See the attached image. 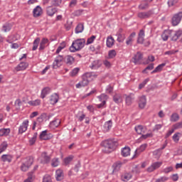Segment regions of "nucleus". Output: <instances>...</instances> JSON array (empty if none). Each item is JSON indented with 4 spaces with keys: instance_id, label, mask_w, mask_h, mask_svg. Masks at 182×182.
Returning <instances> with one entry per match:
<instances>
[{
    "instance_id": "obj_1",
    "label": "nucleus",
    "mask_w": 182,
    "mask_h": 182,
    "mask_svg": "<svg viewBox=\"0 0 182 182\" xmlns=\"http://www.w3.org/2000/svg\"><path fill=\"white\" fill-rule=\"evenodd\" d=\"M85 43H86V40H85L84 38H78L77 40H75L73 42L69 50L73 53L77 52L85 48Z\"/></svg>"
},
{
    "instance_id": "obj_2",
    "label": "nucleus",
    "mask_w": 182,
    "mask_h": 182,
    "mask_svg": "<svg viewBox=\"0 0 182 182\" xmlns=\"http://www.w3.org/2000/svg\"><path fill=\"white\" fill-rule=\"evenodd\" d=\"M101 146L104 147L102 151L104 153H112L117 146V142L112 140H105L101 143Z\"/></svg>"
},
{
    "instance_id": "obj_3",
    "label": "nucleus",
    "mask_w": 182,
    "mask_h": 182,
    "mask_svg": "<svg viewBox=\"0 0 182 182\" xmlns=\"http://www.w3.org/2000/svg\"><path fill=\"white\" fill-rule=\"evenodd\" d=\"M32 164H33V158L31 156L27 157L26 161L21 164V171H28V170H29V168L31 167V166H32Z\"/></svg>"
},
{
    "instance_id": "obj_4",
    "label": "nucleus",
    "mask_w": 182,
    "mask_h": 182,
    "mask_svg": "<svg viewBox=\"0 0 182 182\" xmlns=\"http://www.w3.org/2000/svg\"><path fill=\"white\" fill-rule=\"evenodd\" d=\"M182 18V11H179L177 14H174L172 17V25L173 26H177L180 22H181Z\"/></svg>"
},
{
    "instance_id": "obj_5",
    "label": "nucleus",
    "mask_w": 182,
    "mask_h": 182,
    "mask_svg": "<svg viewBox=\"0 0 182 182\" xmlns=\"http://www.w3.org/2000/svg\"><path fill=\"white\" fill-rule=\"evenodd\" d=\"M162 164H163V162H161V161L154 162L146 169V171H148V173H152V171H154V170H157V168H160V167H161Z\"/></svg>"
},
{
    "instance_id": "obj_6",
    "label": "nucleus",
    "mask_w": 182,
    "mask_h": 182,
    "mask_svg": "<svg viewBox=\"0 0 182 182\" xmlns=\"http://www.w3.org/2000/svg\"><path fill=\"white\" fill-rule=\"evenodd\" d=\"M151 15H153V11H141L137 14V17L139 18V19H149Z\"/></svg>"
},
{
    "instance_id": "obj_7",
    "label": "nucleus",
    "mask_w": 182,
    "mask_h": 182,
    "mask_svg": "<svg viewBox=\"0 0 182 182\" xmlns=\"http://www.w3.org/2000/svg\"><path fill=\"white\" fill-rule=\"evenodd\" d=\"M90 77H92V73H86L82 75V80L80 81L82 86L85 87V86H87V85H89V82H90L89 80Z\"/></svg>"
},
{
    "instance_id": "obj_8",
    "label": "nucleus",
    "mask_w": 182,
    "mask_h": 182,
    "mask_svg": "<svg viewBox=\"0 0 182 182\" xmlns=\"http://www.w3.org/2000/svg\"><path fill=\"white\" fill-rule=\"evenodd\" d=\"M134 65H141L143 59V54L141 52H137L132 58Z\"/></svg>"
},
{
    "instance_id": "obj_9",
    "label": "nucleus",
    "mask_w": 182,
    "mask_h": 182,
    "mask_svg": "<svg viewBox=\"0 0 182 182\" xmlns=\"http://www.w3.org/2000/svg\"><path fill=\"white\" fill-rule=\"evenodd\" d=\"M28 126H29V120L26 119L23 122L21 125L18 128V134H22L28 130Z\"/></svg>"
},
{
    "instance_id": "obj_10",
    "label": "nucleus",
    "mask_w": 182,
    "mask_h": 182,
    "mask_svg": "<svg viewBox=\"0 0 182 182\" xmlns=\"http://www.w3.org/2000/svg\"><path fill=\"white\" fill-rule=\"evenodd\" d=\"M63 60H65V58H63V55L57 56L53 63V69H58V68L60 66V63Z\"/></svg>"
},
{
    "instance_id": "obj_11",
    "label": "nucleus",
    "mask_w": 182,
    "mask_h": 182,
    "mask_svg": "<svg viewBox=\"0 0 182 182\" xmlns=\"http://www.w3.org/2000/svg\"><path fill=\"white\" fill-rule=\"evenodd\" d=\"M46 14L48 16H53L55 12H58V9L52 6H48L46 7Z\"/></svg>"
},
{
    "instance_id": "obj_12",
    "label": "nucleus",
    "mask_w": 182,
    "mask_h": 182,
    "mask_svg": "<svg viewBox=\"0 0 182 182\" xmlns=\"http://www.w3.org/2000/svg\"><path fill=\"white\" fill-rule=\"evenodd\" d=\"M146 105H147V100L146 99L145 95H142L139 98V107L140 109H144L146 107Z\"/></svg>"
},
{
    "instance_id": "obj_13",
    "label": "nucleus",
    "mask_w": 182,
    "mask_h": 182,
    "mask_svg": "<svg viewBox=\"0 0 182 182\" xmlns=\"http://www.w3.org/2000/svg\"><path fill=\"white\" fill-rule=\"evenodd\" d=\"M64 62L66 63L67 66H72L75 63V58L72 55H66L64 57Z\"/></svg>"
},
{
    "instance_id": "obj_14",
    "label": "nucleus",
    "mask_w": 182,
    "mask_h": 182,
    "mask_svg": "<svg viewBox=\"0 0 182 182\" xmlns=\"http://www.w3.org/2000/svg\"><path fill=\"white\" fill-rule=\"evenodd\" d=\"M41 157L42 164H49V163H50V156H48V153L43 152L41 154Z\"/></svg>"
},
{
    "instance_id": "obj_15",
    "label": "nucleus",
    "mask_w": 182,
    "mask_h": 182,
    "mask_svg": "<svg viewBox=\"0 0 182 182\" xmlns=\"http://www.w3.org/2000/svg\"><path fill=\"white\" fill-rule=\"evenodd\" d=\"M112 126H113L112 120L106 122L102 127V132L107 133L112 129Z\"/></svg>"
},
{
    "instance_id": "obj_16",
    "label": "nucleus",
    "mask_w": 182,
    "mask_h": 182,
    "mask_svg": "<svg viewBox=\"0 0 182 182\" xmlns=\"http://www.w3.org/2000/svg\"><path fill=\"white\" fill-rule=\"evenodd\" d=\"M28 66H29V64L28 63L25 62H21L16 67V72H21V70H25Z\"/></svg>"
},
{
    "instance_id": "obj_17",
    "label": "nucleus",
    "mask_w": 182,
    "mask_h": 182,
    "mask_svg": "<svg viewBox=\"0 0 182 182\" xmlns=\"http://www.w3.org/2000/svg\"><path fill=\"white\" fill-rule=\"evenodd\" d=\"M102 66V61L100 60H94L92 64L90 65V69H92L93 70H96L99 69Z\"/></svg>"
},
{
    "instance_id": "obj_18",
    "label": "nucleus",
    "mask_w": 182,
    "mask_h": 182,
    "mask_svg": "<svg viewBox=\"0 0 182 182\" xmlns=\"http://www.w3.org/2000/svg\"><path fill=\"white\" fill-rule=\"evenodd\" d=\"M14 156L11 154H4L1 156V160L3 163H11Z\"/></svg>"
},
{
    "instance_id": "obj_19",
    "label": "nucleus",
    "mask_w": 182,
    "mask_h": 182,
    "mask_svg": "<svg viewBox=\"0 0 182 182\" xmlns=\"http://www.w3.org/2000/svg\"><path fill=\"white\" fill-rule=\"evenodd\" d=\"M33 16L35 18H38V16H41L43 14V10L41 6H37L33 11Z\"/></svg>"
},
{
    "instance_id": "obj_20",
    "label": "nucleus",
    "mask_w": 182,
    "mask_h": 182,
    "mask_svg": "<svg viewBox=\"0 0 182 182\" xmlns=\"http://www.w3.org/2000/svg\"><path fill=\"white\" fill-rule=\"evenodd\" d=\"M65 176L63 174V170L62 169H58L55 171V178L57 181H62L63 180Z\"/></svg>"
},
{
    "instance_id": "obj_21",
    "label": "nucleus",
    "mask_w": 182,
    "mask_h": 182,
    "mask_svg": "<svg viewBox=\"0 0 182 182\" xmlns=\"http://www.w3.org/2000/svg\"><path fill=\"white\" fill-rule=\"evenodd\" d=\"M180 38H182V30H178L175 31V33L171 38V41L173 42H177Z\"/></svg>"
},
{
    "instance_id": "obj_22",
    "label": "nucleus",
    "mask_w": 182,
    "mask_h": 182,
    "mask_svg": "<svg viewBox=\"0 0 182 182\" xmlns=\"http://www.w3.org/2000/svg\"><path fill=\"white\" fill-rule=\"evenodd\" d=\"M136 43H139L140 45H143V43H144V30H140L138 35Z\"/></svg>"
},
{
    "instance_id": "obj_23",
    "label": "nucleus",
    "mask_w": 182,
    "mask_h": 182,
    "mask_svg": "<svg viewBox=\"0 0 182 182\" xmlns=\"http://www.w3.org/2000/svg\"><path fill=\"white\" fill-rule=\"evenodd\" d=\"M59 102V95L58 93H54L50 97V105H56Z\"/></svg>"
},
{
    "instance_id": "obj_24",
    "label": "nucleus",
    "mask_w": 182,
    "mask_h": 182,
    "mask_svg": "<svg viewBox=\"0 0 182 182\" xmlns=\"http://www.w3.org/2000/svg\"><path fill=\"white\" fill-rule=\"evenodd\" d=\"M51 137L50 135H48L47 130L43 131L39 136L41 140H50Z\"/></svg>"
},
{
    "instance_id": "obj_25",
    "label": "nucleus",
    "mask_w": 182,
    "mask_h": 182,
    "mask_svg": "<svg viewBox=\"0 0 182 182\" xmlns=\"http://www.w3.org/2000/svg\"><path fill=\"white\" fill-rule=\"evenodd\" d=\"M46 43H49V39L46 38H43L41 41L40 42V46L38 50H43L46 48Z\"/></svg>"
},
{
    "instance_id": "obj_26",
    "label": "nucleus",
    "mask_w": 182,
    "mask_h": 182,
    "mask_svg": "<svg viewBox=\"0 0 182 182\" xmlns=\"http://www.w3.org/2000/svg\"><path fill=\"white\" fill-rule=\"evenodd\" d=\"M134 36H136V32L132 33L127 38L126 44L127 46H132L133 45V41H134Z\"/></svg>"
},
{
    "instance_id": "obj_27",
    "label": "nucleus",
    "mask_w": 182,
    "mask_h": 182,
    "mask_svg": "<svg viewBox=\"0 0 182 182\" xmlns=\"http://www.w3.org/2000/svg\"><path fill=\"white\" fill-rule=\"evenodd\" d=\"M130 151H131L130 147L125 146L122 149L121 154L123 157H127L130 156Z\"/></svg>"
},
{
    "instance_id": "obj_28",
    "label": "nucleus",
    "mask_w": 182,
    "mask_h": 182,
    "mask_svg": "<svg viewBox=\"0 0 182 182\" xmlns=\"http://www.w3.org/2000/svg\"><path fill=\"white\" fill-rule=\"evenodd\" d=\"M123 164V163H122V161H118L117 162H115L113 165V173H116L117 171H119V170H120L122 165Z\"/></svg>"
},
{
    "instance_id": "obj_29",
    "label": "nucleus",
    "mask_w": 182,
    "mask_h": 182,
    "mask_svg": "<svg viewBox=\"0 0 182 182\" xmlns=\"http://www.w3.org/2000/svg\"><path fill=\"white\" fill-rule=\"evenodd\" d=\"M12 29V24L9 23H6L2 26L1 31L3 32H9Z\"/></svg>"
},
{
    "instance_id": "obj_30",
    "label": "nucleus",
    "mask_w": 182,
    "mask_h": 182,
    "mask_svg": "<svg viewBox=\"0 0 182 182\" xmlns=\"http://www.w3.org/2000/svg\"><path fill=\"white\" fill-rule=\"evenodd\" d=\"M113 101L114 102V103H117V105H119V103H122V102H123V99L122 98V95L115 94L113 96Z\"/></svg>"
},
{
    "instance_id": "obj_31",
    "label": "nucleus",
    "mask_w": 182,
    "mask_h": 182,
    "mask_svg": "<svg viewBox=\"0 0 182 182\" xmlns=\"http://www.w3.org/2000/svg\"><path fill=\"white\" fill-rule=\"evenodd\" d=\"M49 93H50V88L48 87L43 88L41 91V99H45V97H46L47 95H49Z\"/></svg>"
},
{
    "instance_id": "obj_32",
    "label": "nucleus",
    "mask_w": 182,
    "mask_h": 182,
    "mask_svg": "<svg viewBox=\"0 0 182 182\" xmlns=\"http://www.w3.org/2000/svg\"><path fill=\"white\" fill-rule=\"evenodd\" d=\"M133 176L130 173H125L121 176V180L122 181H129L130 178H132Z\"/></svg>"
},
{
    "instance_id": "obj_33",
    "label": "nucleus",
    "mask_w": 182,
    "mask_h": 182,
    "mask_svg": "<svg viewBox=\"0 0 182 182\" xmlns=\"http://www.w3.org/2000/svg\"><path fill=\"white\" fill-rule=\"evenodd\" d=\"M135 131L136 132L137 134H143L144 133H146V129H144V127H143L141 125L135 127Z\"/></svg>"
},
{
    "instance_id": "obj_34",
    "label": "nucleus",
    "mask_w": 182,
    "mask_h": 182,
    "mask_svg": "<svg viewBox=\"0 0 182 182\" xmlns=\"http://www.w3.org/2000/svg\"><path fill=\"white\" fill-rule=\"evenodd\" d=\"M149 3L144 1H141V3L139 5L138 8L139 9H141V11H146V9H149Z\"/></svg>"
},
{
    "instance_id": "obj_35",
    "label": "nucleus",
    "mask_w": 182,
    "mask_h": 182,
    "mask_svg": "<svg viewBox=\"0 0 182 182\" xmlns=\"http://www.w3.org/2000/svg\"><path fill=\"white\" fill-rule=\"evenodd\" d=\"M39 43H41V38H36L33 43V48L32 50H36L38 49V46H39Z\"/></svg>"
},
{
    "instance_id": "obj_36",
    "label": "nucleus",
    "mask_w": 182,
    "mask_h": 182,
    "mask_svg": "<svg viewBox=\"0 0 182 182\" xmlns=\"http://www.w3.org/2000/svg\"><path fill=\"white\" fill-rule=\"evenodd\" d=\"M117 42H119V43L124 42V39H126V34L117 33Z\"/></svg>"
},
{
    "instance_id": "obj_37",
    "label": "nucleus",
    "mask_w": 182,
    "mask_h": 182,
    "mask_svg": "<svg viewBox=\"0 0 182 182\" xmlns=\"http://www.w3.org/2000/svg\"><path fill=\"white\" fill-rule=\"evenodd\" d=\"M164 66H166V63L159 65L151 73L153 74V73H157V72H161Z\"/></svg>"
},
{
    "instance_id": "obj_38",
    "label": "nucleus",
    "mask_w": 182,
    "mask_h": 182,
    "mask_svg": "<svg viewBox=\"0 0 182 182\" xmlns=\"http://www.w3.org/2000/svg\"><path fill=\"white\" fill-rule=\"evenodd\" d=\"M85 29V26L82 23H78L75 28V33H82L83 30Z\"/></svg>"
},
{
    "instance_id": "obj_39",
    "label": "nucleus",
    "mask_w": 182,
    "mask_h": 182,
    "mask_svg": "<svg viewBox=\"0 0 182 182\" xmlns=\"http://www.w3.org/2000/svg\"><path fill=\"white\" fill-rule=\"evenodd\" d=\"M114 45V38L113 37H108L107 38V48H112Z\"/></svg>"
},
{
    "instance_id": "obj_40",
    "label": "nucleus",
    "mask_w": 182,
    "mask_h": 182,
    "mask_svg": "<svg viewBox=\"0 0 182 182\" xmlns=\"http://www.w3.org/2000/svg\"><path fill=\"white\" fill-rule=\"evenodd\" d=\"M9 133H11V129L9 128L1 129H0V137H1V136H8Z\"/></svg>"
},
{
    "instance_id": "obj_41",
    "label": "nucleus",
    "mask_w": 182,
    "mask_h": 182,
    "mask_svg": "<svg viewBox=\"0 0 182 182\" xmlns=\"http://www.w3.org/2000/svg\"><path fill=\"white\" fill-rule=\"evenodd\" d=\"M6 149H8V142L4 141L0 145V154L1 153H4Z\"/></svg>"
},
{
    "instance_id": "obj_42",
    "label": "nucleus",
    "mask_w": 182,
    "mask_h": 182,
    "mask_svg": "<svg viewBox=\"0 0 182 182\" xmlns=\"http://www.w3.org/2000/svg\"><path fill=\"white\" fill-rule=\"evenodd\" d=\"M73 160V156H69L68 157L65 158L63 160L65 166H69Z\"/></svg>"
},
{
    "instance_id": "obj_43",
    "label": "nucleus",
    "mask_w": 182,
    "mask_h": 182,
    "mask_svg": "<svg viewBox=\"0 0 182 182\" xmlns=\"http://www.w3.org/2000/svg\"><path fill=\"white\" fill-rule=\"evenodd\" d=\"M80 70V68H75L70 73V76L72 77H75V76H77V73H79Z\"/></svg>"
},
{
    "instance_id": "obj_44",
    "label": "nucleus",
    "mask_w": 182,
    "mask_h": 182,
    "mask_svg": "<svg viewBox=\"0 0 182 182\" xmlns=\"http://www.w3.org/2000/svg\"><path fill=\"white\" fill-rule=\"evenodd\" d=\"M179 119H180V116L178 115V114L173 113L171 116L170 121L171 122H178V120H179Z\"/></svg>"
},
{
    "instance_id": "obj_45",
    "label": "nucleus",
    "mask_w": 182,
    "mask_h": 182,
    "mask_svg": "<svg viewBox=\"0 0 182 182\" xmlns=\"http://www.w3.org/2000/svg\"><path fill=\"white\" fill-rule=\"evenodd\" d=\"M50 126L53 127H59V124H60V119H56L50 123Z\"/></svg>"
},
{
    "instance_id": "obj_46",
    "label": "nucleus",
    "mask_w": 182,
    "mask_h": 182,
    "mask_svg": "<svg viewBox=\"0 0 182 182\" xmlns=\"http://www.w3.org/2000/svg\"><path fill=\"white\" fill-rule=\"evenodd\" d=\"M153 155L154 156L155 159H160L161 156V149H158L153 151Z\"/></svg>"
},
{
    "instance_id": "obj_47",
    "label": "nucleus",
    "mask_w": 182,
    "mask_h": 182,
    "mask_svg": "<svg viewBox=\"0 0 182 182\" xmlns=\"http://www.w3.org/2000/svg\"><path fill=\"white\" fill-rule=\"evenodd\" d=\"M36 137H38V132H35L33 137L29 140L31 146H33L36 142Z\"/></svg>"
},
{
    "instance_id": "obj_48",
    "label": "nucleus",
    "mask_w": 182,
    "mask_h": 182,
    "mask_svg": "<svg viewBox=\"0 0 182 182\" xmlns=\"http://www.w3.org/2000/svg\"><path fill=\"white\" fill-rule=\"evenodd\" d=\"M147 147V144H144L139 146L136 151L135 153H141L142 151H144L146 150V148Z\"/></svg>"
},
{
    "instance_id": "obj_49",
    "label": "nucleus",
    "mask_w": 182,
    "mask_h": 182,
    "mask_svg": "<svg viewBox=\"0 0 182 182\" xmlns=\"http://www.w3.org/2000/svg\"><path fill=\"white\" fill-rule=\"evenodd\" d=\"M62 0H51L52 6H60Z\"/></svg>"
},
{
    "instance_id": "obj_50",
    "label": "nucleus",
    "mask_w": 182,
    "mask_h": 182,
    "mask_svg": "<svg viewBox=\"0 0 182 182\" xmlns=\"http://www.w3.org/2000/svg\"><path fill=\"white\" fill-rule=\"evenodd\" d=\"M28 104L30 105V106H39V105H41V100H36L34 101H28Z\"/></svg>"
},
{
    "instance_id": "obj_51",
    "label": "nucleus",
    "mask_w": 182,
    "mask_h": 182,
    "mask_svg": "<svg viewBox=\"0 0 182 182\" xmlns=\"http://www.w3.org/2000/svg\"><path fill=\"white\" fill-rule=\"evenodd\" d=\"M51 166L52 167H58L59 166V159L54 158L51 161Z\"/></svg>"
},
{
    "instance_id": "obj_52",
    "label": "nucleus",
    "mask_w": 182,
    "mask_h": 182,
    "mask_svg": "<svg viewBox=\"0 0 182 182\" xmlns=\"http://www.w3.org/2000/svg\"><path fill=\"white\" fill-rule=\"evenodd\" d=\"M116 55H117L116 50H111L108 53V56L110 59H113V58H115Z\"/></svg>"
},
{
    "instance_id": "obj_53",
    "label": "nucleus",
    "mask_w": 182,
    "mask_h": 182,
    "mask_svg": "<svg viewBox=\"0 0 182 182\" xmlns=\"http://www.w3.org/2000/svg\"><path fill=\"white\" fill-rule=\"evenodd\" d=\"M178 134H180V133L177 132L174 134L173 136H172V139L175 143H178L180 140V136H178Z\"/></svg>"
},
{
    "instance_id": "obj_54",
    "label": "nucleus",
    "mask_w": 182,
    "mask_h": 182,
    "mask_svg": "<svg viewBox=\"0 0 182 182\" xmlns=\"http://www.w3.org/2000/svg\"><path fill=\"white\" fill-rule=\"evenodd\" d=\"M154 69V63L149 64L143 71V73H146V70H153Z\"/></svg>"
},
{
    "instance_id": "obj_55",
    "label": "nucleus",
    "mask_w": 182,
    "mask_h": 182,
    "mask_svg": "<svg viewBox=\"0 0 182 182\" xmlns=\"http://www.w3.org/2000/svg\"><path fill=\"white\" fill-rule=\"evenodd\" d=\"M80 167H82V166L80 165V161H78L73 168L75 174L79 173V168H80Z\"/></svg>"
},
{
    "instance_id": "obj_56",
    "label": "nucleus",
    "mask_w": 182,
    "mask_h": 182,
    "mask_svg": "<svg viewBox=\"0 0 182 182\" xmlns=\"http://www.w3.org/2000/svg\"><path fill=\"white\" fill-rule=\"evenodd\" d=\"M161 38L163 41H166L168 40V32L165 31L162 34H161Z\"/></svg>"
},
{
    "instance_id": "obj_57",
    "label": "nucleus",
    "mask_w": 182,
    "mask_h": 182,
    "mask_svg": "<svg viewBox=\"0 0 182 182\" xmlns=\"http://www.w3.org/2000/svg\"><path fill=\"white\" fill-rule=\"evenodd\" d=\"M105 90L106 93L111 95V93H113V86L112 85H107Z\"/></svg>"
},
{
    "instance_id": "obj_58",
    "label": "nucleus",
    "mask_w": 182,
    "mask_h": 182,
    "mask_svg": "<svg viewBox=\"0 0 182 182\" xmlns=\"http://www.w3.org/2000/svg\"><path fill=\"white\" fill-rule=\"evenodd\" d=\"M32 178H33V171L28 173V178L24 180V182H32Z\"/></svg>"
},
{
    "instance_id": "obj_59",
    "label": "nucleus",
    "mask_w": 182,
    "mask_h": 182,
    "mask_svg": "<svg viewBox=\"0 0 182 182\" xmlns=\"http://www.w3.org/2000/svg\"><path fill=\"white\" fill-rule=\"evenodd\" d=\"M125 100L127 106H130V105H132V102L133 101V98H132V96L128 95L126 97Z\"/></svg>"
},
{
    "instance_id": "obj_60",
    "label": "nucleus",
    "mask_w": 182,
    "mask_h": 182,
    "mask_svg": "<svg viewBox=\"0 0 182 182\" xmlns=\"http://www.w3.org/2000/svg\"><path fill=\"white\" fill-rule=\"evenodd\" d=\"M42 182H52V178L49 175H46L43 177Z\"/></svg>"
},
{
    "instance_id": "obj_61",
    "label": "nucleus",
    "mask_w": 182,
    "mask_h": 182,
    "mask_svg": "<svg viewBox=\"0 0 182 182\" xmlns=\"http://www.w3.org/2000/svg\"><path fill=\"white\" fill-rule=\"evenodd\" d=\"M149 82V78H146L144 82H142L141 84L139 85V89H143L147 85V82Z\"/></svg>"
},
{
    "instance_id": "obj_62",
    "label": "nucleus",
    "mask_w": 182,
    "mask_h": 182,
    "mask_svg": "<svg viewBox=\"0 0 182 182\" xmlns=\"http://www.w3.org/2000/svg\"><path fill=\"white\" fill-rule=\"evenodd\" d=\"M96 39L95 36H92L90 38H89L87 41V45H90Z\"/></svg>"
},
{
    "instance_id": "obj_63",
    "label": "nucleus",
    "mask_w": 182,
    "mask_h": 182,
    "mask_svg": "<svg viewBox=\"0 0 182 182\" xmlns=\"http://www.w3.org/2000/svg\"><path fill=\"white\" fill-rule=\"evenodd\" d=\"M15 105L17 109H21V106H22V101L20 99H18L15 101Z\"/></svg>"
},
{
    "instance_id": "obj_64",
    "label": "nucleus",
    "mask_w": 182,
    "mask_h": 182,
    "mask_svg": "<svg viewBox=\"0 0 182 182\" xmlns=\"http://www.w3.org/2000/svg\"><path fill=\"white\" fill-rule=\"evenodd\" d=\"M172 170H173V167L172 166H168L167 168H165L163 171L166 174H167V173H170Z\"/></svg>"
}]
</instances>
